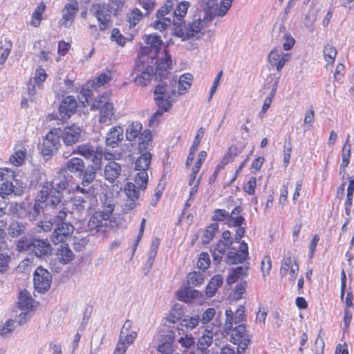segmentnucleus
I'll list each match as a JSON object with an SVG mask.
<instances>
[{
  "mask_svg": "<svg viewBox=\"0 0 354 354\" xmlns=\"http://www.w3.org/2000/svg\"><path fill=\"white\" fill-rule=\"evenodd\" d=\"M146 46L140 47L133 70L134 82L142 87L149 84L154 76L155 80L167 79L172 64L171 55L165 50V55L158 58L162 41L156 33L145 36Z\"/></svg>",
  "mask_w": 354,
  "mask_h": 354,
  "instance_id": "obj_1",
  "label": "nucleus"
},
{
  "mask_svg": "<svg viewBox=\"0 0 354 354\" xmlns=\"http://www.w3.org/2000/svg\"><path fill=\"white\" fill-rule=\"evenodd\" d=\"M193 76L190 73L182 75L178 81L176 77L163 82L158 79L160 83L155 87V100L159 109L157 111H169L173 102L180 95L187 93L192 82Z\"/></svg>",
  "mask_w": 354,
  "mask_h": 354,
  "instance_id": "obj_2",
  "label": "nucleus"
},
{
  "mask_svg": "<svg viewBox=\"0 0 354 354\" xmlns=\"http://www.w3.org/2000/svg\"><path fill=\"white\" fill-rule=\"evenodd\" d=\"M37 201L45 204L47 211L55 214V220L61 223V231L71 229L66 217L69 209L66 207L67 201L64 198L63 193L51 191L42 187L37 195Z\"/></svg>",
  "mask_w": 354,
  "mask_h": 354,
  "instance_id": "obj_3",
  "label": "nucleus"
},
{
  "mask_svg": "<svg viewBox=\"0 0 354 354\" xmlns=\"http://www.w3.org/2000/svg\"><path fill=\"white\" fill-rule=\"evenodd\" d=\"M16 250L19 252H27L38 259H44L51 254L53 248L47 239H39L28 233L17 241Z\"/></svg>",
  "mask_w": 354,
  "mask_h": 354,
  "instance_id": "obj_4",
  "label": "nucleus"
},
{
  "mask_svg": "<svg viewBox=\"0 0 354 354\" xmlns=\"http://www.w3.org/2000/svg\"><path fill=\"white\" fill-rule=\"evenodd\" d=\"M226 321L225 324V331L226 333H231L230 342L237 344V354L245 353L250 343V335L246 332V327L244 324H239L233 328V311L230 309L225 310Z\"/></svg>",
  "mask_w": 354,
  "mask_h": 354,
  "instance_id": "obj_5",
  "label": "nucleus"
},
{
  "mask_svg": "<svg viewBox=\"0 0 354 354\" xmlns=\"http://www.w3.org/2000/svg\"><path fill=\"white\" fill-rule=\"evenodd\" d=\"M55 214H53L50 218H46L43 221H41V228L44 232H48L53 229V232L50 236L51 242L54 245H57L60 242L66 241L67 239L73 234L74 231L73 225L69 222L71 229L66 231H61V223L56 221Z\"/></svg>",
  "mask_w": 354,
  "mask_h": 354,
  "instance_id": "obj_6",
  "label": "nucleus"
},
{
  "mask_svg": "<svg viewBox=\"0 0 354 354\" xmlns=\"http://www.w3.org/2000/svg\"><path fill=\"white\" fill-rule=\"evenodd\" d=\"M141 142L138 143V150L140 156L135 162L136 170L147 171L150 167L152 154L150 151L153 149L152 137L149 131L145 132L141 137Z\"/></svg>",
  "mask_w": 354,
  "mask_h": 354,
  "instance_id": "obj_7",
  "label": "nucleus"
},
{
  "mask_svg": "<svg viewBox=\"0 0 354 354\" xmlns=\"http://www.w3.org/2000/svg\"><path fill=\"white\" fill-rule=\"evenodd\" d=\"M90 12L97 19L101 31H104L111 27L113 11L110 8V4L95 3L90 8Z\"/></svg>",
  "mask_w": 354,
  "mask_h": 354,
  "instance_id": "obj_8",
  "label": "nucleus"
},
{
  "mask_svg": "<svg viewBox=\"0 0 354 354\" xmlns=\"http://www.w3.org/2000/svg\"><path fill=\"white\" fill-rule=\"evenodd\" d=\"M60 132V129H53L46 134L44 139L41 153L46 160L56 153L61 147Z\"/></svg>",
  "mask_w": 354,
  "mask_h": 354,
  "instance_id": "obj_9",
  "label": "nucleus"
},
{
  "mask_svg": "<svg viewBox=\"0 0 354 354\" xmlns=\"http://www.w3.org/2000/svg\"><path fill=\"white\" fill-rule=\"evenodd\" d=\"M60 138L66 147L84 140V135L82 129L76 125L68 126L60 132Z\"/></svg>",
  "mask_w": 354,
  "mask_h": 354,
  "instance_id": "obj_10",
  "label": "nucleus"
},
{
  "mask_svg": "<svg viewBox=\"0 0 354 354\" xmlns=\"http://www.w3.org/2000/svg\"><path fill=\"white\" fill-rule=\"evenodd\" d=\"M34 287L39 292L48 290L52 281L50 273L41 266L37 268L34 272Z\"/></svg>",
  "mask_w": 354,
  "mask_h": 354,
  "instance_id": "obj_11",
  "label": "nucleus"
},
{
  "mask_svg": "<svg viewBox=\"0 0 354 354\" xmlns=\"http://www.w3.org/2000/svg\"><path fill=\"white\" fill-rule=\"evenodd\" d=\"M79 12V3L77 0H68L62 10V19L59 24L66 28L71 27L75 20L76 14Z\"/></svg>",
  "mask_w": 354,
  "mask_h": 354,
  "instance_id": "obj_12",
  "label": "nucleus"
},
{
  "mask_svg": "<svg viewBox=\"0 0 354 354\" xmlns=\"http://www.w3.org/2000/svg\"><path fill=\"white\" fill-rule=\"evenodd\" d=\"M16 185H14L12 181L5 180L0 187V197L6 200L10 195L21 196L24 192L23 183L18 180H15Z\"/></svg>",
  "mask_w": 354,
  "mask_h": 354,
  "instance_id": "obj_13",
  "label": "nucleus"
},
{
  "mask_svg": "<svg viewBox=\"0 0 354 354\" xmlns=\"http://www.w3.org/2000/svg\"><path fill=\"white\" fill-rule=\"evenodd\" d=\"M149 131L151 136L153 138L152 132L150 129H145L142 131V125L140 122H133L129 124L125 131L126 138L129 141H134L138 138V143L141 142V137L145 132Z\"/></svg>",
  "mask_w": 354,
  "mask_h": 354,
  "instance_id": "obj_14",
  "label": "nucleus"
},
{
  "mask_svg": "<svg viewBox=\"0 0 354 354\" xmlns=\"http://www.w3.org/2000/svg\"><path fill=\"white\" fill-rule=\"evenodd\" d=\"M175 4H176V8L174 9L172 15L173 24H185L184 18L190 4L187 1H178V3L174 2Z\"/></svg>",
  "mask_w": 354,
  "mask_h": 354,
  "instance_id": "obj_15",
  "label": "nucleus"
},
{
  "mask_svg": "<svg viewBox=\"0 0 354 354\" xmlns=\"http://www.w3.org/2000/svg\"><path fill=\"white\" fill-rule=\"evenodd\" d=\"M123 140V129L120 127L111 128L106 136V144L108 147L115 148Z\"/></svg>",
  "mask_w": 354,
  "mask_h": 354,
  "instance_id": "obj_16",
  "label": "nucleus"
},
{
  "mask_svg": "<svg viewBox=\"0 0 354 354\" xmlns=\"http://www.w3.org/2000/svg\"><path fill=\"white\" fill-rule=\"evenodd\" d=\"M64 242H60L62 243L57 249L56 254L57 256V259L59 261L63 264H66L73 260L75 255L71 248H69L68 244Z\"/></svg>",
  "mask_w": 354,
  "mask_h": 354,
  "instance_id": "obj_17",
  "label": "nucleus"
},
{
  "mask_svg": "<svg viewBox=\"0 0 354 354\" xmlns=\"http://www.w3.org/2000/svg\"><path fill=\"white\" fill-rule=\"evenodd\" d=\"M91 109L108 111H113L114 107L113 103L110 102L109 95L106 93H104L94 100L91 104Z\"/></svg>",
  "mask_w": 354,
  "mask_h": 354,
  "instance_id": "obj_18",
  "label": "nucleus"
},
{
  "mask_svg": "<svg viewBox=\"0 0 354 354\" xmlns=\"http://www.w3.org/2000/svg\"><path fill=\"white\" fill-rule=\"evenodd\" d=\"M104 177L110 183H113L120 175L121 166L115 161H111L105 166Z\"/></svg>",
  "mask_w": 354,
  "mask_h": 354,
  "instance_id": "obj_19",
  "label": "nucleus"
},
{
  "mask_svg": "<svg viewBox=\"0 0 354 354\" xmlns=\"http://www.w3.org/2000/svg\"><path fill=\"white\" fill-rule=\"evenodd\" d=\"M191 287L189 286H183V288L177 292L178 300L188 303L198 297L199 292Z\"/></svg>",
  "mask_w": 354,
  "mask_h": 354,
  "instance_id": "obj_20",
  "label": "nucleus"
},
{
  "mask_svg": "<svg viewBox=\"0 0 354 354\" xmlns=\"http://www.w3.org/2000/svg\"><path fill=\"white\" fill-rule=\"evenodd\" d=\"M223 282V278L221 274L214 276L207 285L205 291L207 297H214L218 288L222 286Z\"/></svg>",
  "mask_w": 354,
  "mask_h": 354,
  "instance_id": "obj_21",
  "label": "nucleus"
},
{
  "mask_svg": "<svg viewBox=\"0 0 354 354\" xmlns=\"http://www.w3.org/2000/svg\"><path fill=\"white\" fill-rule=\"evenodd\" d=\"M26 224L18 221H13L8 229V234L12 238L26 235Z\"/></svg>",
  "mask_w": 354,
  "mask_h": 354,
  "instance_id": "obj_22",
  "label": "nucleus"
},
{
  "mask_svg": "<svg viewBox=\"0 0 354 354\" xmlns=\"http://www.w3.org/2000/svg\"><path fill=\"white\" fill-rule=\"evenodd\" d=\"M97 170L88 165L82 169V173L79 174L78 176L81 177V185L84 187H88L91 183L94 181L96 178Z\"/></svg>",
  "mask_w": 354,
  "mask_h": 354,
  "instance_id": "obj_23",
  "label": "nucleus"
},
{
  "mask_svg": "<svg viewBox=\"0 0 354 354\" xmlns=\"http://www.w3.org/2000/svg\"><path fill=\"white\" fill-rule=\"evenodd\" d=\"M248 267L239 266L231 270L227 277L229 285L234 283L239 279L243 278L247 274Z\"/></svg>",
  "mask_w": 354,
  "mask_h": 354,
  "instance_id": "obj_24",
  "label": "nucleus"
},
{
  "mask_svg": "<svg viewBox=\"0 0 354 354\" xmlns=\"http://www.w3.org/2000/svg\"><path fill=\"white\" fill-rule=\"evenodd\" d=\"M66 167L71 173L78 176L81 172L82 173V169H84L85 165L81 158H72L66 162Z\"/></svg>",
  "mask_w": 354,
  "mask_h": 354,
  "instance_id": "obj_25",
  "label": "nucleus"
},
{
  "mask_svg": "<svg viewBox=\"0 0 354 354\" xmlns=\"http://www.w3.org/2000/svg\"><path fill=\"white\" fill-rule=\"evenodd\" d=\"M33 299L29 292L24 290L20 292L18 306L21 310H31L33 306Z\"/></svg>",
  "mask_w": 354,
  "mask_h": 354,
  "instance_id": "obj_26",
  "label": "nucleus"
},
{
  "mask_svg": "<svg viewBox=\"0 0 354 354\" xmlns=\"http://www.w3.org/2000/svg\"><path fill=\"white\" fill-rule=\"evenodd\" d=\"M94 152L95 150H93V148L91 145H81L73 149L71 153L64 151L63 156L67 158L71 154L78 153L83 156L85 158L90 159Z\"/></svg>",
  "mask_w": 354,
  "mask_h": 354,
  "instance_id": "obj_27",
  "label": "nucleus"
},
{
  "mask_svg": "<svg viewBox=\"0 0 354 354\" xmlns=\"http://www.w3.org/2000/svg\"><path fill=\"white\" fill-rule=\"evenodd\" d=\"M93 91L89 88L88 84L82 86L78 95L79 102L83 108L89 105L92 101Z\"/></svg>",
  "mask_w": 354,
  "mask_h": 354,
  "instance_id": "obj_28",
  "label": "nucleus"
},
{
  "mask_svg": "<svg viewBox=\"0 0 354 354\" xmlns=\"http://www.w3.org/2000/svg\"><path fill=\"white\" fill-rule=\"evenodd\" d=\"M186 281L184 282V286H198L201 285L204 281V276L200 272H192L187 275Z\"/></svg>",
  "mask_w": 354,
  "mask_h": 354,
  "instance_id": "obj_29",
  "label": "nucleus"
},
{
  "mask_svg": "<svg viewBox=\"0 0 354 354\" xmlns=\"http://www.w3.org/2000/svg\"><path fill=\"white\" fill-rule=\"evenodd\" d=\"M77 106L75 97L68 95L61 101L58 111H77Z\"/></svg>",
  "mask_w": 354,
  "mask_h": 354,
  "instance_id": "obj_30",
  "label": "nucleus"
},
{
  "mask_svg": "<svg viewBox=\"0 0 354 354\" xmlns=\"http://www.w3.org/2000/svg\"><path fill=\"white\" fill-rule=\"evenodd\" d=\"M142 189L136 184L129 182L124 186V192L129 199L138 200L140 196Z\"/></svg>",
  "mask_w": 354,
  "mask_h": 354,
  "instance_id": "obj_31",
  "label": "nucleus"
},
{
  "mask_svg": "<svg viewBox=\"0 0 354 354\" xmlns=\"http://www.w3.org/2000/svg\"><path fill=\"white\" fill-rule=\"evenodd\" d=\"M42 187L51 191H57L59 193H63V192L68 188V183L67 180L64 178L56 183L55 185H54L53 182L46 181Z\"/></svg>",
  "mask_w": 354,
  "mask_h": 354,
  "instance_id": "obj_32",
  "label": "nucleus"
},
{
  "mask_svg": "<svg viewBox=\"0 0 354 354\" xmlns=\"http://www.w3.org/2000/svg\"><path fill=\"white\" fill-rule=\"evenodd\" d=\"M218 224L217 223H211L207 229L205 230L203 236L202 241L204 244H208L213 239L214 235L218 230Z\"/></svg>",
  "mask_w": 354,
  "mask_h": 354,
  "instance_id": "obj_33",
  "label": "nucleus"
},
{
  "mask_svg": "<svg viewBox=\"0 0 354 354\" xmlns=\"http://www.w3.org/2000/svg\"><path fill=\"white\" fill-rule=\"evenodd\" d=\"M187 30V38L189 39L196 37L201 30L202 21L198 19L194 22L189 24L187 26H185Z\"/></svg>",
  "mask_w": 354,
  "mask_h": 354,
  "instance_id": "obj_34",
  "label": "nucleus"
},
{
  "mask_svg": "<svg viewBox=\"0 0 354 354\" xmlns=\"http://www.w3.org/2000/svg\"><path fill=\"white\" fill-rule=\"evenodd\" d=\"M103 158V148L102 147H96L95 152L92 155L91 159L92 165H88L91 167H93L97 171L101 169L102 160Z\"/></svg>",
  "mask_w": 354,
  "mask_h": 354,
  "instance_id": "obj_35",
  "label": "nucleus"
},
{
  "mask_svg": "<svg viewBox=\"0 0 354 354\" xmlns=\"http://www.w3.org/2000/svg\"><path fill=\"white\" fill-rule=\"evenodd\" d=\"M183 315V310L181 304H175L167 317V319L169 322L172 324L176 323L177 321L180 320Z\"/></svg>",
  "mask_w": 354,
  "mask_h": 354,
  "instance_id": "obj_36",
  "label": "nucleus"
},
{
  "mask_svg": "<svg viewBox=\"0 0 354 354\" xmlns=\"http://www.w3.org/2000/svg\"><path fill=\"white\" fill-rule=\"evenodd\" d=\"M205 332L206 334H203L198 341V348L202 351L206 350L209 346H210L213 341L212 333L207 330Z\"/></svg>",
  "mask_w": 354,
  "mask_h": 354,
  "instance_id": "obj_37",
  "label": "nucleus"
},
{
  "mask_svg": "<svg viewBox=\"0 0 354 354\" xmlns=\"http://www.w3.org/2000/svg\"><path fill=\"white\" fill-rule=\"evenodd\" d=\"M12 43L10 40L5 39V44L0 46V64L3 65L8 59L11 50Z\"/></svg>",
  "mask_w": 354,
  "mask_h": 354,
  "instance_id": "obj_38",
  "label": "nucleus"
},
{
  "mask_svg": "<svg viewBox=\"0 0 354 354\" xmlns=\"http://www.w3.org/2000/svg\"><path fill=\"white\" fill-rule=\"evenodd\" d=\"M139 172L135 176V183L144 192L148 183V174L146 170H138Z\"/></svg>",
  "mask_w": 354,
  "mask_h": 354,
  "instance_id": "obj_39",
  "label": "nucleus"
},
{
  "mask_svg": "<svg viewBox=\"0 0 354 354\" xmlns=\"http://www.w3.org/2000/svg\"><path fill=\"white\" fill-rule=\"evenodd\" d=\"M41 204H43V203L37 201V198L35 199V203L34 205L30 207L28 210L27 218L28 220L33 221L37 219V216L40 214L41 211L43 209Z\"/></svg>",
  "mask_w": 354,
  "mask_h": 354,
  "instance_id": "obj_40",
  "label": "nucleus"
},
{
  "mask_svg": "<svg viewBox=\"0 0 354 354\" xmlns=\"http://www.w3.org/2000/svg\"><path fill=\"white\" fill-rule=\"evenodd\" d=\"M45 10V5L40 4L39 6L36 8L34 10L30 24L34 27H38L40 25V21L41 20L42 14Z\"/></svg>",
  "mask_w": 354,
  "mask_h": 354,
  "instance_id": "obj_41",
  "label": "nucleus"
},
{
  "mask_svg": "<svg viewBox=\"0 0 354 354\" xmlns=\"http://www.w3.org/2000/svg\"><path fill=\"white\" fill-rule=\"evenodd\" d=\"M234 251H230L227 254V263L237 264L243 263L246 259L244 255L239 254L233 248Z\"/></svg>",
  "mask_w": 354,
  "mask_h": 354,
  "instance_id": "obj_42",
  "label": "nucleus"
},
{
  "mask_svg": "<svg viewBox=\"0 0 354 354\" xmlns=\"http://www.w3.org/2000/svg\"><path fill=\"white\" fill-rule=\"evenodd\" d=\"M173 24L172 18H157L153 24V27L160 32L166 30Z\"/></svg>",
  "mask_w": 354,
  "mask_h": 354,
  "instance_id": "obj_43",
  "label": "nucleus"
},
{
  "mask_svg": "<svg viewBox=\"0 0 354 354\" xmlns=\"http://www.w3.org/2000/svg\"><path fill=\"white\" fill-rule=\"evenodd\" d=\"M174 6V2L172 0H167V2L157 10L156 13V18H169L165 16L173 10Z\"/></svg>",
  "mask_w": 354,
  "mask_h": 354,
  "instance_id": "obj_44",
  "label": "nucleus"
},
{
  "mask_svg": "<svg viewBox=\"0 0 354 354\" xmlns=\"http://www.w3.org/2000/svg\"><path fill=\"white\" fill-rule=\"evenodd\" d=\"M142 12L137 8H133L128 15L130 27H134L142 19Z\"/></svg>",
  "mask_w": 354,
  "mask_h": 354,
  "instance_id": "obj_45",
  "label": "nucleus"
},
{
  "mask_svg": "<svg viewBox=\"0 0 354 354\" xmlns=\"http://www.w3.org/2000/svg\"><path fill=\"white\" fill-rule=\"evenodd\" d=\"M324 56L325 58V60L328 63H333L336 55H337V50L336 48L330 45V44H326L324 48Z\"/></svg>",
  "mask_w": 354,
  "mask_h": 354,
  "instance_id": "obj_46",
  "label": "nucleus"
},
{
  "mask_svg": "<svg viewBox=\"0 0 354 354\" xmlns=\"http://www.w3.org/2000/svg\"><path fill=\"white\" fill-rule=\"evenodd\" d=\"M26 155V150H18L10 157V162L15 166H20L24 162Z\"/></svg>",
  "mask_w": 354,
  "mask_h": 354,
  "instance_id": "obj_47",
  "label": "nucleus"
},
{
  "mask_svg": "<svg viewBox=\"0 0 354 354\" xmlns=\"http://www.w3.org/2000/svg\"><path fill=\"white\" fill-rule=\"evenodd\" d=\"M232 0H222L219 7L215 8V15L217 17L225 16L232 6Z\"/></svg>",
  "mask_w": 354,
  "mask_h": 354,
  "instance_id": "obj_48",
  "label": "nucleus"
},
{
  "mask_svg": "<svg viewBox=\"0 0 354 354\" xmlns=\"http://www.w3.org/2000/svg\"><path fill=\"white\" fill-rule=\"evenodd\" d=\"M200 322V316L194 315L192 317H187L182 319L180 325L190 330L194 328Z\"/></svg>",
  "mask_w": 354,
  "mask_h": 354,
  "instance_id": "obj_49",
  "label": "nucleus"
},
{
  "mask_svg": "<svg viewBox=\"0 0 354 354\" xmlns=\"http://www.w3.org/2000/svg\"><path fill=\"white\" fill-rule=\"evenodd\" d=\"M227 224L229 227H241L243 225H246V221L243 216L230 214Z\"/></svg>",
  "mask_w": 354,
  "mask_h": 354,
  "instance_id": "obj_50",
  "label": "nucleus"
},
{
  "mask_svg": "<svg viewBox=\"0 0 354 354\" xmlns=\"http://www.w3.org/2000/svg\"><path fill=\"white\" fill-rule=\"evenodd\" d=\"M46 78L47 74L46 71L41 66H39L36 70L35 75L32 81L34 83L37 84L39 88H41L42 84L44 82Z\"/></svg>",
  "mask_w": 354,
  "mask_h": 354,
  "instance_id": "obj_51",
  "label": "nucleus"
},
{
  "mask_svg": "<svg viewBox=\"0 0 354 354\" xmlns=\"http://www.w3.org/2000/svg\"><path fill=\"white\" fill-rule=\"evenodd\" d=\"M89 239L88 237H74V241L73 243V249L76 251L83 250L86 245L88 244Z\"/></svg>",
  "mask_w": 354,
  "mask_h": 354,
  "instance_id": "obj_52",
  "label": "nucleus"
},
{
  "mask_svg": "<svg viewBox=\"0 0 354 354\" xmlns=\"http://www.w3.org/2000/svg\"><path fill=\"white\" fill-rule=\"evenodd\" d=\"M95 198H90L89 195L83 196L81 194H76L72 200H74L76 203H79L83 205V206L91 208L92 203Z\"/></svg>",
  "mask_w": 354,
  "mask_h": 354,
  "instance_id": "obj_53",
  "label": "nucleus"
},
{
  "mask_svg": "<svg viewBox=\"0 0 354 354\" xmlns=\"http://www.w3.org/2000/svg\"><path fill=\"white\" fill-rule=\"evenodd\" d=\"M111 39L120 46H124L126 44V38L120 33L118 28H113L112 30Z\"/></svg>",
  "mask_w": 354,
  "mask_h": 354,
  "instance_id": "obj_54",
  "label": "nucleus"
},
{
  "mask_svg": "<svg viewBox=\"0 0 354 354\" xmlns=\"http://www.w3.org/2000/svg\"><path fill=\"white\" fill-rule=\"evenodd\" d=\"M210 263L209 256L206 252H202L198 261V267L200 270L205 271Z\"/></svg>",
  "mask_w": 354,
  "mask_h": 354,
  "instance_id": "obj_55",
  "label": "nucleus"
},
{
  "mask_svg": "<svg viewBox=\"0 0 354 354\" xmlns=\"http://www.w3.org/2000/svg\"><path fill=\"white\" fill-rule=\"evenodd\" d=\"M281 54H283V52L277 49L274 48L271 50V52L269 54L268 59L270 64L272 66H276V68L277 69V62L280 60V57L281 56Z\"/></svg>",
  "mask_w": 354,
  "mask_h": 354,
  "instance_id": "obj_56",
  "label": "nucleus"
},
{
  "mask_svg": "<svg viewBox=\"0 0 354 354\" xmlns=\"http://www.w3.org/2000/svg\"><path fill=\"white\" fill-rule=\"evenodd\" d=\"M10 261V257L7 252H0V273L6 272L8 268V263Z\"/></svg>",
  "mask_w": 354,
  "mask_h": 354,
  "instance_id": "obj_57",
  "label": "nucleus"
},
{
  "mask_svg": "<svg viewBox=\"0 0 354 354\" xmlns=\"http://www.w3.org/2000/svg\"><path fill=\"white\" fill-rule=\"evenodd\" d=\"M139 4L145 10V15H149L156 6L155 0H140Z\"/></svg>",
  "mask_w": 354,
  "mask_h": 354,
  "instance_id": "obj_58",
  "label": "nucleus"
},
{
  "mask_svg": "<svg viewBox=\"0 0 354 354\" xmlns=\"http://www.w3.org/2000/svg\"><path fill=\"white\" fill-rule=\"evenodd\" d=\"M175 26L173 35L177 37L181 38L182 41L188 40L189 39L187 38V30L185 31L183 30V26H185V24H174Z\"/></svg>",
  "mask_w": 354,
  "mask_h": 354,
  "instance_id": "obj_59",
  "label": "nucleus"
},
{
  "mask_svg": "<svg viewBox=\"0 0 354 354\" xmlns=\"http://www.w3.org/2000/svg\"><path fill=\"white\" fill-rule=\"evenodd\" d=\"M205 129L203 127H201L195 136L192 145L190 147V151H197L200 142L204 136Z\"/></svg>",
  "mask_w": 354,
  "mask_h": 354,
  "instance_id": "obj_60",
  "label": "nucleus"
},
{
  "mask_svg": "<svg viewBox=\"0 0 354 354\" xmlns=\"http://www.w3.org/2000/svg\"><path fill=\"white\" fill-rule=\"evenodd\" d=\"M216 310L213 308H207L203 314L202 317H200V322L203 324H207L209 323L214 317Z\"/></svg>",
  "mask_w": 354,
  "mask_h": 354,
  "instance_id": "obj_61",
  "label": "nucleus"
},
{
  "mask_svg": "<svg viewBox=\"0 0 354 354\" xmlns=\"http://www.w3.org/2000/svg\"><path fill=\"white\" fill-rule=\"evenodd\" d=\"M110 8L113 11V15L117 16L122 9L124 4V0H111Z\"/></svg>",
  "mask_w": 354,
  "mask_h": 354,
  "instance_id": "obj_62",
  "label": "nucleus"
},
{
  "mask_svg": "<svg viewBox=\"0 0 354 354\" xmlns=\"http://www.w3.org/2000/svg\"><path fill=\"white\" fill-rule=\"evenodd\" d=\"M178 342L183 347L187 349L194 346L195 341L192 335H186L185 337H180Z\"/></svg>",
  "mask_w": 354,
  "mask_h": 354,
  "instance_id": "obj_63",
  "label": "nucleus"
},
{
  "mask_svg": "<svg viewBox=\"0 0 354 354\" xmlns=\"http://www.w3.org/2000/svg\"><path fill=\"white\" fill-rule=\"evenodd\" d=\"M229 214V212L226 211L225 209H216L214 211V214L212 218L214 221H223L225 219L228 221Z\"/></svg>",
  "mask_w": 354,
  "mask_h": 354,
  "instance_id": "obj_64",
  "label": "nucleus"
}]
</instances>
